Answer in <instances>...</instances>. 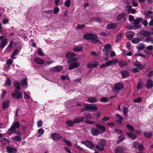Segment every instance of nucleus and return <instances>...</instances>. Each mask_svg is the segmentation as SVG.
<instances>
[{
  "mask_svg": "<svg viewBox=\"0 0 153 153\" xmlns=\"http://www.w3.org/2000/svg\"><path fill=\"white\" fill-rule=\"evenodd\" d=\"M77 60L76 57H74L68 60L67 62L69 65L68 68L69 70H71L80 66V63L78 62H76Z\"/></svg>",
  "mask_w": 153,
  "mask_h": 153,
  "instance_id": "nucleus-1",
  "label": "nucleus"
},
{
  "mask_svg": "<svg viewBox=\"0 0 153 153\" xmlns=\"http://www.w3.org/2000/svg\"><path fill=\"white\" fill-rule=\"evenodd\" d=\"M98 36L95 34L88 33L85 34L83 38L86 40H91V42L96 44L100 42V40L97 39Z\"/></svg>",
  "mask_w": 153,
  "mask_h": 153,
  "instance_id": "nucleus-2",
  "label": "nucleus"
},
{
  "mask_svg": "<svg viewBox=\"0 0 153 153\" xmlns=\"http://www.w3.org/2000/svg\"><path fill=\"white\" fill-rule=\"evenodd\" d=\"M84 119V118L82 117H79L78 118H75L73 121L69 120L66 121V124H74L75 123H78L82 121Z\"/></svg>",
  "mask_w": 153,
  "mask_h": 153,
  "instance_id": "nucleus-3",
  "label": "nucleus"
},
{
  "mask_svg": "<svg viewBox=\"0 0 153 153\" xmlns=\"http://www.w3.org/2000/svg\"><path fill=\"white\" fill-rule=\"evenodd\" d=\"M118 60L116 59H114L111 60H109L108 62H106L105 64H103L101 65L100 66V68H104L107 66H109L110 65L113 64L114 63H116L117 62Z\"/></svg>",
  "mask_w": 153,
  "mask_h": 153,
  "instance_id": "nucleus-4",
  "label": "nucleus"
},
{
  "mask_svg": "<svg viewBox=\"0 0 153 153\" xmlns=\"http://www.w3.org/2000/svg\"><path fill=\"white\" fill-rule=\"evenodd\" d=\"M5 37V36L1 35L0 36V41L1 42L0 43V48H3L7 44V40L6 38L4 39L2 41V39Z\"/></svg>",
  "mask_w": 153,
  "mask_h": 153,
  "instance_id": "nucleus-5",
  "label": "nucleus"
},
{
  "mask_svg": "<svg viewBox=\"0 0 153 153\" xmlns=\"http://www.w3.org/2000/svg\"><path fill=\"white\" fill-rule=\"evenodd\" d=\"M143 21V19L141 18L137 17L136 19L134 20V24L135 27L137 29L141 27V25H139V23L142 22Z\"/></svg>",
  "mask_w": 153,
  "mask_h": 153,
  "instance_id": "nucleus-6",
  "label": "nucleus"
},
{
  "mask_svg": "<svg viewBox=\"0 0 153 153\" xmlns=\"http://www.w3.org/2000/svg\"><path fill=\"white\" fill-rule=\"evenodd\" d=\"M63 69V67L59 65L51 68L50 71L52 72H59L62 70Z\"/></svg>",
  "mask_w": 153,
  "mask_h": 153,
  "instance_id": "nucleus-7",
  "label": "nucleus"
},
{
  "mask_svg": "<svg viewBox=\"0 0 153 153\" xmlns=\"http://www.w3.org/2000/svg\"><path fill=\"white\" fill-rule=\"evenodd\" d=\"M52 139L55 141H58L62 138L61 135L58 133H53L51 134Z\"/></svg>",
  "mask_w": 153,
  "mask_h": 153,
  "instance_id": "nucleus-8",
  "label": "nucleus"
},
{
  "mask_svg": "<svg viewBox=\"0 0 153 153\" xmlns=\"http://www.w3.org/2000/svg\"><path fill=\"white\" fill-rule=\"evenodd\" d=\"M85 108L87 111L91 110V111H94L97 109V107L91 104H87V105L85 107Z\"/></svg>",
  "mask_w": 153,
  "mask_h": 153,
  "instance_id": "nucleus-9",
  "label": "nucleus"
},
{
  "mask_svg": "<svg viewBox=\"0 0 153 153\" xmlns=\"http://www.w3.org/2000/svg\"><path fill=\"white\" fill-rule=\"evenodd\" d=\"M124 88V85L121 82H118L115 84L114 85V88L117 90V92H119V91Z\"/></svg>",
  "mask_w": 153,
  "mask_h": 153,
  "instance_id": "nucleus-10",
  "label": "nucleus"
},
{
  "mask_svg": "<svg viewBox=\"0 0 153 153\" xmlns=\"http://www.w3.org/2000/svg\"><path fill=\"white\" fill-rule=\"evenodd\" d=\"M80 143L85 145L87 147L90 149H92L94 147V145L93 143L90 142L89 140H86L85 141H82Z\"/></svg>",
  "mask_w": 153,
  "mask_h": 153,
  "instance_id": "nucleus-11",
  "label": "nucleus"
},
{
  "mask_svg": "<svg viewBox=\"0 0 153 153\" xmlns=\"http://www.w3.org/2000/svg\"><path fill=\"white\" fill-rule=\"evenodd\" d=\"M6 149L8 153H16L17 151L16 148L10 146H7Z\"/></svg>",
  "mask_w": 153,
  "mask_h": 153,
  "instance_id": "nucleus-12",
  "label": "nucleus"
},
{
  "mask_svg": "<svg viewBox=\"0 0 153 153\" xmlns=\"http://www.w3.org/2000/svg\"><path fill=\"white\" fill-rule=\"evenodd\" d=\"M114 151L115 153H124L125 150L123 147L118 146L114 149Z\"/></svg>",
  "mask_w": 153,
  "mask_h": 153,
  "instance_id": "nucleus-13",
  "label": "nucleus"
},
{
  "mask_svg": "<svg viewBox=\"0 0 153 153\" xmlns=\"http://www.w3.org/2000/svg\"><path fill=\"white\" fill-rule=\"evenodd\" d=\"M91 131L92 134L94 136H97L100 134L99 130L96 127V128L94 127H92Z\"/></svg>",
  "mask_w": 153,
  "mask_h": 153,
  "instance_id": "nucleus-14",
  "label": "nucleus"
},
{
  "mask_svg": "<svg viewBox=\"0 0 153 153\" xmlns=\"http://www.w3.org/2000/svg\"><path fill=\"white\" fill-rule=\"evenodd\" d=\"M111 47V44H107L105 45L104 48H103L102 49V51L103 52H104V53H105V54L106 56H108V54L107 53L108 52V49H110Z\"/></svg>",
  "mask_w": 153,
  "mask_h": 153,
  "instance_id": "nucleus-15",
  "label": "nucleus"
},
{
  "mask_svg": "<svg viewBox=\"0 0 153 153\" xmlns=\"http://www.w3.org/2000/svg\"><path fill=\"white\" fill-rule=\"evenodd\" d=\"M10 102L9 100L4 101L2 103V109H5L7 108L9 106Z\"/></svg>",
  "mask_w": 153,
  "mask_h": 153,
  "instance_id": "nucleus-16",
  "label": "nucleus"
},
{
  "mask_svg": "<svg viewBox=\"0 0 153 153\" xmlns=\"http://www.w3.org/2000/svg\"><path fill=\"white\" fill-rule=\"evenodd\" d=\"M65 57L67 59H69L74 58L76 56V54L71 52H68L65 55Z\"/></svg>",
  "mask_w": 153,
  "mask_h": 153,
  "instance_id": "nucleus-17",
  "label": "nucleus"
},
{
  "mask_svg": "<svg viewBox=\"0 0 153 153\" xmlns=\"http://www.w3.org/2000/svg\"><path fill=\"white\" fill-rule=\"evenodd\" d=\"M120 73L122 75L123 78H126L129 76L130 75L129 72L127 71H120Z\"/></svg>",
  "mask_w": 153,
  "mask_h": 153,
  "instance_id": "nucleus-18",
  "label": "nucleus"
},
{
  "mask_svg": "<svg viewBox=\"0 0 153 153\" xmlns=\"http://www.w3.org/2000/svg\"><path fill=\"white\" fill-rule=\"evenodd\" d=\"M146 85L147 89H150L152 88L153 87V81L151 79H148Z\"/></svg>",
  "mask_w": 153,
  "mask_h": 153,
  "instance_id": "nucleus-19",
  "label": "nucleus"
},
{
  "mask_svg": "<svg viewBox=\"0 0 153 153\" xmlns=\"http://www.w3.org/2000/svg\"><path fill=\"white\" fill-rule=\"evenodd\" d=\"M34 60L35 63L39 65H43L45 62L44 60L39 57H35L34 59Z\"/></svg>",
  "mask_w": 153,
  "mask_h": 153,
  "instance_id": "nucleus-20",
  "label": "nucleus"
},
{
  "mask_svg": "<svg viewBox=\"0 0 153 153\" xmlns=\"http://www.w3.org/2000/svg\"><path fill=\"white\" fill-rule=\"evenodd\" d=\"M117 27V25L115 23H111L108 24L106 28L108 30L113 29Z\"/></svg>",
  "mask_w": 153,
  "mask_h": 153,
  "instance_id": "nucleus-21",
  "label": "nucleus"
},
{
  "mask_svg": "<svg viewBox=\"0 0 153 153\" xmlns=\"http://www.w3.org/2000/svg\"><path fill=\"white\" fill-rule=\"evenodd\" d=\"M96 127L99 130L100 133H104L105 130V127L102 125H96Z\"/></svg>",
  "mask_w": 153,
  "mask_h": 153,
  "instance_id": "nucleus-22",
  "label": "nucleus"
},
{
  "mask_svg": "<svg viewBox=\"0 0 153 153\" xmlns=\"http://www.w3.org/2000/svg\"><path fill=\"white\" fill-rule=\"evenodd\" d=\"M11 95L12 97L16 98L17 99H19L22 97V95L21 93L16 94L14 93H12Z\"/></svg>",
  "mask_w": 153,
  "mask_h": 153,
  "instance_id": "nucleus-23",
  "label": "nucleus"
},
{
  "mask_svg": "<svg viewBox=\"0 0 153 153\" xmlns=\"http://www.w3.org/2000/svg\"><path fill=\"white\" fill-rule=\"evenodd\" d=\"M126 16L127 14L126 13H122L117 16L116 19L117 21H120L123 17Z\"/></svg>",
  "mask_w": 153,
  "mask_h": 153,
  "instance_id": "nucleus-24",
  "label": "nucleus"
},
{
  "mask_svg": "<svg viewBox=\"0 0 153 153\" xmlns=\"http://www.w3.org/2000/svg\"><path fill=\"white\" fill-rule=\"evenodd\" d=\"M82 47L80 46L75 47L73 49V51L75 52L82 51Z\"/></svg>",
  "mask_w": 153,
  "mask_h": 153,
  "instance_id": "nucleus-25",
  "label": "nucleus"
},
{
  "mask_svg": "<svg viewBox=\"0 0 153 153\" xmlns=\"http://www.w3.org/2000/svg\"><path fill=\"white\" fill-rule=\"evenodd\" d=\"M91 21L93 22H96L97 23H100L102 22L101 19L100 18L97 17H93L91 19Z\"/></svg>",
  "mask_w": 153,
  "mask_h": 153,
  "instance_id": "nucleus-26",
  "label": "nucleus"
},
{
  "mask_svg": "<svg viewBox=\"0 0 153 153\" xmlns=\"http://www.w3.org/2000/svg\"><path fill=\"white\" fill-rule=\"evenodd\" d=\"M118 64L121 67L125 66L128 65L127 62L126 61L122 60L119 61L118 62Z\"/></svg>",
  "mask_w": 153,
  "mask_h": 153,
  "instance_id": "nucleus-27",
  "label": "nucleus"
},
{
  "mask_svg": "<svg viewBox=\"0 0 153 153\" xmlns=\"http://www.w3.org/2000/svg\"><path fill=\"white\" fill-rule=\"evenodd\" d=\"M19 53V52L18 49H16L11 54V58L13 59H16V57H15V56L17 55Z\"/></svg>",
  "mask_w": 153,
  "mask_h": 153,
  "instance_id": "nucleus-28",
  "label": "nucleus"
},
{
  "mask_svg": "<svg viewBox=\"0 0 153 153\" xmlns=\"http://www.w3.org/2000/svg\"><path fill=\"white\" fill-rule=\"evenodd\" d=\"M97 100V99L94 97H89L88 98V101L91 103L96 102Z\"/></svg>",
  "mask_w": 153,
  "mask_h": 153,
  "instance_id": "nucleus-29",
  "label": "nucleus"
},
{
  "mask_svg": "<svg viewBox=\"0 0 153 153\" xmlns=\"http://www.w3.org/2000/svg\"><path fill=\"white\" fill-rule=\"evenodd\" d=\"M126 134L129 138L133 140H135L136 138V135L131 132H127Z\"/></svg>",
  "mask_w": 153,
  "mask_h": 153,
  "instance_id": "nucleus-30",
  "label": "nucleus"
},
{
  "mask_svg": "<svg viewBox=\"0 0 153 153\" xmlns=\"http://www.w3.org/2000/svg\"><path fill=\"white\" fill-rule=\"evenodd\" d=\"M0 142H2L4 144H8L10 142V140L6 138H4L1 140Z\"/></svg>",
  "mask_w": 153,
  "mask_h": 153,
  "instance_id": "nucleus-31",
  "label": "nucleus"
},
{
  "mask_svg": "<svg viewBox=\"0 0 153 153\" xmlns=\"http://www.w3.org/2000/svg\"><path fill=\"white\" fill-rule=\"evenodd\" d=\"M16 130L15 129V127L12 126L10 129L8 130L7 132V134H8L10 135L14 132Z\"/></svg>",
  "mask_w": 153,
  "mask_h": 153,
  "instance_id": "nucleus-32",
  "label": "nucleus"
},
{
  "mask_svg": "<svg viewBox=\"0 0 153 153\" xmlns=\"http://www.w3.org/2000/svg\"><path fill=\"white\" fill-rule=\"evenodd\" d=\"M143 134L147 138H150L152 136V134L151 132H144L143 133Z\"/></svg>",
  "mask_w": 153,
  "mask_h": 153,
  "instance_id": "nucleus-33",
  "label": "nucleus"
},
{
  "mask_svg": "<svg viewBox=\"0 0 153 153\" xmlns=\"http://www.w3.org/2000/svg\"><path fill=\"white\" fill-rule=\"evenodd\" d=\"M122 33H120L118 34L116 37V39L115 40V42L116 43L118 42L119 40H120L122 38Z\"/></svg>",
  "mask_w": 153,
  "mask_h": 153,
  "instance_id": "nucleus-34",
  "label": "nucleus"
},
{
  "mask_svg": "<svg viewBox=\"0 0 153 153\" xmlns=\"http://www.w3.org/2000/svg\"><path fill=\"white\" fill-rule=\"evenodd\" d=\"M145 47V45L142 43H139L137 46V48L139 50H143Z\"/></svg>",
  "mask_w": 153,
  "mask_h": 153,
  "instance_id": "nucleus-35",
  "label": "nucleus"
},
{
  "mask_svg": "<svg viewBox=\"0 0 153 153\" xmlns=\"http://www.w3.org/2000/svg\"><path fill=\"white\" fill-rule=\"evenodd\" d=\"M12 139L13 140L17 142H19L22 140V138L21 137L18 136L12 137Z\"/></svg>",
  "mask_w": 153,
  "mask_h": 153,
  "instance_id": "nucleus-36",
  "label": "nucleus"
},
{
  "mask_svg": "<svg viewBox=\"0 0 153 153\" xmlns=\"http://www.w3.org/2000/svg\"><path fill=\"white\" fill-rule=\"evenodd\" d=\"M13 85L16 89H20V85L18 82H14L13 83Z\"/></svg>",
  "mask_w": 153,
  "mask_h": 153,
  "instance_id": "nucleus-37",
  "label": "nucleus"
},
{
  "mask_svg": "<svg viewBox=\"0 0 153 153\" xmlns=\"http://www.w3.org/2000/svg\"><path fill=\"white\" fill-rule=\"evenodd\" d=\"M106 140H105L101 139L98 143L100 145H101L103 147H104V146L106 145Z\"/></svg>",
  "mask_w": 153,
  "mask_h": 153,
  "instance_id": "nucleus-38",
  "label": "nucleus"
},
{
  "mask_svg": "<svg viewBox=\"0 0 153 153\" xmlns=\"http://www.w3.org/2000/svg\"><path fill=\"white\" fill-rule=\"evenodd\" d=\"M125 139V136L123 135H121L118 137V140L116 141L117 143H119Z\"/></svg>",
  "mask_w": 153,
  "mask_h": 153,
  "instance_id": "nucleus-39",
  "label": "nucleus"
},
{
  "mask_svg": "<svg viewBox=\"0 0 153 153\" xmlns=\"http://www.w3.org/2000/svg\"><path fill=\"white\" fill-rule=\"evenodd\" d=\"M145 41L146 42L148 43L151 42L152 43H153V37L151 36L147 37L145 39Z\"/></svg>",
  "mask_w": 153,
  "mask_h": 153,
  "instance_id": "nucleus-40",
  "label": "nucleus"
},
{
  "mask_svg": "<svg viewBox=\"0 0 153 153\" xmlns=\"http://www.w3.org/2000/svg\"><path fill=\"white\" fill-rule=\"evenodd\" d=\"M5 84L6 86H10L11 85V82L9 77L6 78V80L5 81Z\"/></svg>",
  "mask_w": 153,
  "mask_h": 153,
  "instance_id": "nucleus-41",
  "label": "nucleus"
},
{
  "mask_svg": "<svg viewBox=\"0 0 153 153\" xmlns=\"http://www.w3.org/2000/svg\"><path fill=\"white\" fill-rule=\"evenodd\" d=\"M96 147L97 149L100 151H102L104 149V147H103L101 145H100L98 143V145L96 146Z\"/></svg>",
  "mask_w": 153,
  "mask_h": 153,
  "instance_id": "nucleus-42",
  "label": "nucleus"
},
{
  "mask_svg": "<svg viewBox=\"0 0 153 153\" xmlns=\"http://www.w3.org/2000/svg\"><path fill=\"white\" fill-rule=\"evenodd\" d=\"M140 41V39L139 38H133L131 42L133 44H136Z\"/></svg>",
  "mask_w": 153,
  "mask_h": 153,
  "instance_id": "nucleus-43",
  "label": "nucleus"
},
{
  "mask_svg": "<svg viewBox=\"0 0 153 153\" xmlns=\"http://www.w3.org/2000/svg\"><path fill=\"white\" fill-rule=\"evenodd\" d=\"M63 141L68 146H71L72 143L70 141L66 139H64Z\"/></svg>",
  "mask_w": 153,
  "mask_h": 153,
  "instance_id": "nucleus-44",
  "label": "nucleus"
},
{
  "mask_svg": "<svg viewBox=\"0 0 153 153\" xmlns=\"http://www.w3.org/2000/svg\"><path fill=\"white\" fill-rule=\"evenodd\" d=\"M139 144V143L137 141H134L132 143V148H136Z\"/></svg>",
  "mask_w": 153,
  "mask_h": 153,
  "instance_id": "nucleus-45",
  "label": "nucleus"
},
{
  "mask_svg": "<svg viewBox=\"0 0 153 153\" xmlns=\"http://www.w3.org/2000/svg\"><path fill=\"white\" fill-rule=\"evenodd\" d=\"M141 34L144 36H149L151 34L150 32L148 31H144Z\"/></svg>",
  "mask_w": 153,
  "mask_h": 153,
  "instance_id": "nucleus-46",
  "label": "nucleus"
},
{
  "mask_svg": "<svg viewBox=\"0 0 153 153\" xmlns=\"http://www.w3.org/2000/svg\"><path fill=\"white\" fill-rule=\"evenodd\" d=\"M142 101V99L140 97H139L137 98H135L133 100V102L135 103L140 102Z\"/></svg>",
  "mask_w": 153,
  "mask_h": 153,
  "instance_id": "nucleus-47",
  "label": "nucleus"
},
{
  "mask_svg": "<svg viewBox=\"0 0 153 153\" xmlns=\"http://www.w3.org/2000/svg\"><path fill=\"white\" fill-rule=\"evenodd\" d=\"M142 84L141 82H139L137 85V90L141 89L142 88Z\"/></svg>",
  "mask_w": 153,
  "mask_h": 153,
  "instance_id": "nucleus-48",
  "label": "nucleus"
},
{
  "mask_svg": "<svg viewBox=\"0 0 153 153\" xmlns=\"http://www.w3.org/2000/svg\"><path fill=\"white\" fill-rule=\"evenodd\" d=\"M134 33H133L131 34H128L126 36V37L129 39H131L134 37Z\"/></svg>",
  "mask_w": 153,
  "mask_h": 153,
  "instance_id": "nucleus-49",
  "label": "nucleus"
},
{
  "mask_svg": "<svg viewBox=\"0 0 153 153\" xmlns=\"http://www.w3.org/2000/svg\"><path fill=\"white\" fill-rule=\"evenodd\" d=\"M85 27V25L84 24H78L77 25L76 28L77 29L80 30L84 28Z\"/></svg>",
  "mask_w": 153,
  "mask_h": 153,
  "instance_id": "nucleus-50",
  "label": "nucleus"
},
{
  "mask_svg": "<svg viewBox=\"0 0 153 153\" xmlns=\"http://www.w3.org/2000/svg\"><path fill=\"white\" fill-rule=\"evenodd\" d=\"M108 98L106 97H102L100 100V101L102 102H106L108 101Z\"/></svg>",
  "mask_w": 153,
  "mask_h": 153,
  "instance_id": "nucleus-51",
  "label": "nucleus"
},
{
  "mask_svg": "<svg viewBox=\"0 0 153 153\" xmlns=\"http://www.w3.org/2000/svg\"><path fill=\"white\" fill-rule=\"evenodd\" d=\"M126 8L127 9V12L128 13H131V11L132 9V6L131 5H127L126 6Z\"/></svg>",
  "mask_w": 153,
  "mask_h": 153,
  "instance_id": "nucleus-52",
  "label": "nucleus"
},
{
  "mask_svg": "<svg viewBox=\"0 0 153 153\" xmlns=\"http://www.w3.org/2000/svg\"><path fill=\"white\" fill-rule=\"evenodd\" d=\"M38 54L40 56H43L45 55V54L43 53L42 51L41 48H39L38 51Z\"/></svg>",
  "mask_w": 153,
  "mask_h": 153,
  "instance_id": "nucleus-53",
  "label": "nucleus"
},
{
  "mask_svg": "<svg viewBox=\"0 0 153 153\" xmlns=\"http://www.w3.org/2000/svg\"><path fill=\"white\" fill-rule=\"evenodd\" d=\"M13 62V61L12 59H10L6 61V65H12Z\"/></svg>",
  "mask_w": 153,
  "mask_h": 153,
  "instance_id": "nucleus-54",
  "label": "nucleus"
},
{
  "mask_svg": "<svg viewBox=\"0 0 153 153\" xmlns=\"http://www.w3.org/2000/svg\"><path fill=\"white\" fill-rule=\"evenodd\" d=\"M114 131L115 133H117L119 134H123L124 133L122 131V130L118 129H115L114 130Z\"/></svg>",
  "mask_w": 153,
  "mask_h": 153,
  "instance_id": "nucleus-55",
  "label": "nucleus"
},
{
  "mask_svg": "<svg viewBox=\"0 0 153 153\" xmlns=\"http://www.w3.org/2000/svg\"><path fill=\"white\" fill-rule=\"evenodd\" d=\"M152 12L151 11L148 10L144 14L145 15V17H148L149 15L152 14Z\"/></svg>",
  "mask_w": 153,
  "mask_h": 153,
  "instance_id": "nucleus-56",
  "label": "nucleus"
},
{
  "mask_svg": "<svg viewBox=\"0 0 153 153\" xmlns=\"http://www.w3.org/2000/svg\"><path fill=\"white\" fill-rule=\"evenodd\" d=\"M127 128L131 131L133 132L134 131V129L133 126L131 125H126Z\"/></svg>",
  "mask_w": 153,
  "mask_h": 153,
  "instance_id": "nucleus-57",
  "label": "nucleus"
},
{
  "mask_svg": "<svg viewBox=\"0 0 153 153\" xmlns=\"http://www.w3.org/2000/svg\"><path fill=\"white\" fill-rule=\"evenodd\" d=\"M71 3L70 0H67L65 3V5L67 7H69Z\"/></svg>",
  "mask_w": 153,
  "mask_h": 153,
  "instance_id": "nucleus-58",
  "label": "nucleus"
},
{
  "mask_svg": "<svg viewBox=\"0 0 153 153\" xmlns=\"http://www.w3.org/2000/svg\"><path fill=\"white\" fill-rule=\"evenodd\" d=\"M59 9L58 7H55L54 8L53 13L55 14H57L59 12Z\"/></svg>",
  "mask_w": 153,
  "mask_h": 153,
  "instance_id": "nucleus-59",
  "label": "nucleus"
},
{
  "mask_svg": "<svg viewBox=\"0 0 153 153\" xmlns=\"http://www.w3.org/2000/svg\"><path fill=\"white\" fill-rule=\"evenodd\" d=\"M7 94V92L6 90L3 91H2V94H1V98L3 99L5 97L6 95Z\"/></svg>",
  "mask_w": 153,
  "mask_h": 153,
  "instance_id": "nucleus-60",
  "label": "nucleus"
},
{
  "mask_svg": "<svg viewBox=\"0 0 153 153\" xmlns=\"http://www.w3.org/2000/svg\"><path fill=\"white\" fill-rule=\"evenodd\" d=\"M128 108L125 107L123 108V114L126 116L128 114Z\"/></svg>",
  "mask_w": 153,
  "mask_h": 153,
  "instance_id": "nucleus-61",
  "label": "nucleus"
},
{
  "mask_svg": "<svg viewBox=\"0 0 153 153\" xmlns=\"http://www.w3.org/2000/svg\"><path fill=\"white\" fill-rule=\"evenodd\" d=\"M21 83L23 85H26L27 84V79H25L21 81Z\"/></svg>",
  "mask_w": 153,
  "mask_h": 153,
  "instance_id": "nucleus-62",
  "label": "nucleus"
},
{
  "mask_svg": "<svg viewBox=\"0 0 153 153\" xmlns=\"http://www.w3.org/2000/svg\"><path fill=\"white\" fill-rule=\"evenodd\" d=\"M74 145L76 147L79 149L80 151H82L83 150V148L77 145L76 143Z\"/></svg>",
  "mask_w": 153,
  "mask_h": 153,
  "instance_id": "nucleus-63",
  "label": "nucleus"
},
{
  "mask_svg": "<svg viewBox=\"0 0 153 153\" xmlns=\"http://www.w3.org/2000/svg\"><path fill=\"white\" fill-rule=\"evenodd\" d=\"M126 46L127 48L129 50L131 49V47L130 43L129 42H127L126 43Z\"/></svg>",
  "mask_w": 153,
  "mask_h": 153,
  "instance_id": "nucleus-64",
  "label": "nucleus"
}]
</instances>
